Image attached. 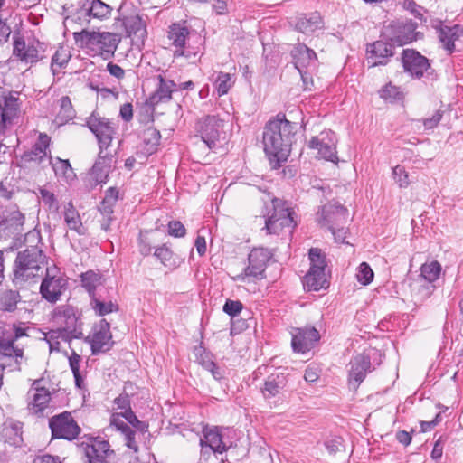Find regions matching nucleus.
Returning a JSON list of instances; mask_svg holds the SVG:
<instances>
[{
	"mask_svg": "<svg viewBox=\"0 0 463 463\" xmlns=\"http://www.w3.org/2000/svg\"><path fill=\"white\" fill-rule=\"evenodd\" d=\"M298 127L297 122L287 119L286 114L279 112L265 124L262 132L263 150L271 169H279L288 161L292 146L296 142Z\"/></svg>",
	"mask_w": 463,
	"mask_h": 463,
	"instance_id": "nucleus-1",
	"label": "nucleus"
},
{
	"mask_svg": "<svg viewBox=\"0 0 463 463\" xmlns=\"http://www.w3.org/2000/svg\"><path fill=\"white\" fill-rule=\"evenodd\" d=\"M73 38L77 46L86 49V53L90 56H113L121 42V36L118 33L88 30L73 33Z\"/></svg>",
	"mask_w": 463,
	"mask_h": 463,
	"instance_id": "nucleus-2",
	"label": "nucleus"
},
{
	"mask_svg": "<svg viewBox=\"0 0 463 463\" xmlns=\"http://www.w3.org/2000/svg\"><path fill=\"white\" fill-rule=\"evenodd\" d=\"M46 259L45 253L38 246L18 251L13 267L14 283L17 285L39 277Z\"/></svg>",
	"mask_w": 463,
	"mask_h": 463,
	"instance_id": "nucleus-3",
	"label": "nucleus"
},
{
	"mask_svg": "<svg viewBox=\"0 0 463 463\" xmlns=\"http://www.w3.org/2000/svg\"><path fill=\"white\" fill-rule=\"evenodd\" d=\"M270 204L264 203L261 213L265 218V230L268 234H278L285 227L295 228L297 221L295 220V211L287 206V202L271 197Z\"/></svg>",
	"mask_w": 463,
	"mask_h": 463,
	"instance_id": "nucleus-4",
	"label": "nucleus"
},
{
	"mask_svg": "<svg viewBox=\"0 0 463 463\" xmlns=\"http://www.w3.org/2000/svg\"><path fill=\"white\" fill-rule=\"evenodd\" d=\"M82 439L86 440L77 446L83 455V463H109L108 458L114 454V450L108 440L91 434H85Z\"/></svg>",
	"mask_w": 463,
	"mask_h": 463,
	"instance_id": "nucleus-5",
	"label": "nucleus"
},
{
	"mask_svg": "<svg viewBox=\"0 0 463 463\" xmlns=\"http://www.w3.org/2000/svg\"><path fill=\"white\" fill-rule=\"evenodd\" d=\"M194 130L208 148L213 149L222 135L225 136L224 120L218 115H206L196 120Z\"/></svg>",
	"mask_w": 463,
	"mask_h": 463,
	"instance_id": "nucleus-6",
	"label": "nucleus"
},
{
	"mask_svg": "<svg viewBox=\"0 0 463 463\" xmlns=\"http://www.w3.org/2000/svg\"><path fill=\"white\" fill-rule=\"evenodd\" d=\"M85 126L95 136L99 150L105 152L111 145L116 134V127L110 119L99 116L93 111L90 116L86 118Z\"/></svg>",
	"mask_w": 463,
	"mask_h": 463,
	"instance_id": "nucleus-7",
	"label": "nucleus"
},
{
	"mask_svg": "<svg viewBox=\"0 0 463 463\" xmlns=\"http://www.w3.org/2000/svg\"><path fill=\"white\" fill-rule=\"evenodd\" d=\"M52 438L72 441L81 433V428L68 411H64L49 419Z\"/></svg>",
	"mask_w": 463,
	"mask_h": 463,
	"instance_id": "nucleus-8",
	"label": "nucleus"
},
{
	"mask_svg": "<svg viewBox=\"0 0 463 463\" xmlns=\"http://www.w3.org/2000/svg\"><path fill=\"white\" fill-rule=\"evenodd\" d=\"M203 437L200 438L199 445L201 447V456L206 458L213 452L214 454H222L228 452L232 454L234 450L232 445L227 446L223 441L221 429L217 426L210 427L205 425L202 430Z\"/></svg>",
	"mask_w": 463,
	"mask_h": 463,
	"instance_id": "nucleus-9",
	"label": "nucleus"
},
{
	"mask_svg": "<svg viewBox=\"0 0 463 463\" xmlns=\"http://www.w3.org/2000/svg\"><path fill=\"white\" fill-rule=\"evenodd\" d=\"M335 214H339L345 217L348 214V210L339 203H335V204L328 203L322 205L317 212V221L319 225L326 226L336 241L344 242L347 231L344 227L335 228L334 226L333 216Z\"/></svg>",
	"mask_w": 463,
	"mask_h": 463,
	"instance_id": "nucleus-10",
	"label": "nucleus"
},
{
	"mask_svg": "<svg viewBox=\"0 0 463 463\" xmlns=\"http://www.w3.org/2000/svg\"><path fill=\"white\" fill-rule=\"evenodd\" d=\"M93 336H84V342L90 345L92 355L106 353L111 350L115 345L110 332V324L107 319L102 318L99 325L93 326Z\"/></svg>",
	"mask_w": 463,
	"mask_h": 463,
	"instance_id": "nucleus-11",
	"label": "nucleus"
},
{
	"mask_svg": "<svg viewBox=\"0 0 463 463\" xmlns=\"http://www.w3.org/2000/svg\"><path fill=\"white\" fill-rule=\"evenodd\" d=\"M273 253L266 248H254L248 256V266L243 273L246 277H252L256 279L266 278L265 271Z\"/></svg>",
	"mask_w": 463,
	"mask_h": 463,
	"instance_id": "nucleus-12",
	"label": "nucleus"
},
{
	"mask_svg": "<svg viewBox=\"0 0 463 463\" xmlns=\"http://www.w3.org/2000/svg\"><path fill=\"white\" fill-rule=\"evenodd\" d=\"M158 87L145 102L147 122L154 121L155 107L160 102H166L172 99V93L175 90L176 83L174 80H165L162 75L158 76Z\"/></svg>",
	"mask_w": 463,
	"mask_h": 463,
	"instance_id": "nucleus-13",
	"label": "nucleus"
},
{
	"mask_svg": "<svg viewBox=\"0 0 463 463\" xmlns=\"http://www.w3.org/2000/svg\"><path fill=\"white\" fill-rule=\"evenodd\" d=\"M289 373L275 372L267 376L260 387V393L266 401L280 398L288 390Z\"/></svg>",
	"mask_w": 463,
	"mask_h": 463,
	"instance_id": "nucleus-14",
	"label": "nucleus"
},
{
	"mask_svg": "<svg viewBox=\"0 0 463 463\" xmlns=\"http://www.w3.org/2000/svg\"><path fill=\"white\" fill-rule=\"evenodd\" d=\"M350 366L348 383L354 390L364 382L366 374L374 370V367L372 365L371 357L365 353L354 355L350 361Z\"/></svg>",
	"mask_w": 463,
	"mask_h": 463,
	"instance_id": "nucleus-15",
	"label": "nucleus"
},
{
	"mask_svg": "<svg viewBox=\"0 0 463 463\" xmlns=\"http://www.w3.org/2000/svg\"><path fill=\"white\" fill-rule=\"evenodd\" d=\"M417 23L411 20L392 22L390 29L393 36L392 40L395 42L398 48H402L404 44L422 38L423 33L416 31Z\"/></svg>",
	"mask_w": 463,
	"mask_h": 463,
	"instance_id": "nucleus-16",
	"label": "nucleus"
},
{
	"mask_svg": "<svg viewBox=\"0 0 463 463\" xmlns=\"http://www.w3.org/2000/svg\"><path fill=\"white\" fill-rule=\"evenodd\" d=\"M68 281L63 277L51 276L49 269H46L45 277L40 285V294L43 299L49 303H56L62 292L67 288Z\"/></svg>",
	"mask_w": 463,
	"mask_h": 463,
	"instance_id": "nucleus-17",
	"label": "nucleus"
},
{
	"mask_svg": "<svg viewBox=\"0 0 463 463\" xmlns=\"http://www.w3.org/2000/svg\"><path fill=\"white\" fill-rule=\"evenodd\" d=\"M320 340V334L314 326L298 328L292 335L291 346L294 353L306 354Z\"/></svg>",
	"mask_w": 463,
	"mask_h": 463,
	"instance_id": "nucleus-18",
	"label": "nucleus"
},
{
	"mask_svg": "<svg viewBox=\"0 0 463 463\" xmlns=\"http://www.w3.org/2000/svg\"><path fill=\"white\" fill-rule=\"evenodd\" d=\"M432 27L437 30L438 37L448 54L455 51V42L463 37V27L458 24L453 26L444 25L440 20L432 21Z\"/></svg>",
	"mask_w": 463,
	"mask_h": 463,
	"instance_id": "nucleus-19",
	"label": "nucleus"
},
{
	"mask_svg": "<svg viewBox=\"0 0 463 463\" xmlns=\"http://www.w3.org/2000/svg\"><path fill=\"white\" fill-rule=\"evenodd\" d=\"M42 45L34 37L25 38L19 33L13 35V54L17 58H38Z\"/></svg>",
	"mask_w": 463,
	"mask_h": 463,
	"instance_id": "nucleus-20",
	"label": "nucleus"
},
{
	"mask_svg": "<svg viewBox=\"0 0 463 463\" xmlns=\"http://www.w3.org/2000/svg\"><path fill=\"white\" fill-rule=\"evenodd\" d=\"M140 137L142 139V149L137 153V156L142 155L144 158L154 155L157 152L161 140V133L153 126L146 128Z\"/></svg>",
	"mask_w": 463,
	"mask_h": 463,
	"instance_id": "nucleus-21",
	"label": "nucleus"
},
{
	"mask_svg": "<svg viewBox=\"0 0 463 463\" xmlns=\"http://www.w3.org/2000/svg\"><path fill=\"white\" fill-rule=\"evenodd\" d=\"M113 155L107 152L98 154V158L91 167V175L97 184H106L111 172Z\"/></svg>",
	"mask_w": 463,
	"mask_h": 463,
	"instance_id": "nucleus-22",
	"label": "nucleus"
},
{
	"mask_svg": "<svg viewBox=\"0 0 463 463\" xmlns=\"http://www.w3.org/2000/svg\"><path fill=\"white\" fill-rule=\"evenodd\" d=\"M111 10L112 8L101 0H86L82 8L77 13V19L80 20V15L104 19L110 14Z\"/></svg>",
	"mask_w": 463,
	"mask_h": 463,
	"instance_id": "nucleus-23",
	"label": "nucleus"
},
{
	"mask_svg": "<svg viewBox=\"0 0 463 463\" xmlns=\"http://www.w3.org/2000/svg\"><path fill=\"white\" fill-rule=\"evenodd\" d=\"M323 27V19L319 13L298 15L295 22V29L302 33H311Z\"/></svg>",
	"mask_w": 463,
	"mask_h": 463,
	"instance_id": "nucleus-24",
	"label": "nucleus"
},
{
	"mask_svg": "<svg viewBox=\"0 0 463 463\" xmlns=\"http://www.w3.org/2000/svg\"><path fill=\"white\" fill-rule=\"evenodd\" d=\"M23 423L20 421H12L9 424H4L1 430V439L10 446L19 448L22 446L23 439Z\"/></svg>",
	"mask_w": 463,
	"mask_h": 463,
	"instance_id": "nucleus-25",
	"label": "nucleus"
},
{
	"mask_svg": "<svg viewBox=\"0 0 463 463\" xmlns=\"http://www.w3.org/2000/svg\"><path fill=\"white\" fill-rule=\"evenodd\" d=\"M168 38L172 41V44L176 50H180L187 42H192L194 35H191L186 22L175 23L169 27Z\"/></svg>",
	"mask_w": 463,
	"mask_h": 463,
	"instance_id": "nucleus-26",
	"label": "nucleus"
},
{
	"mask_svg": "<svg viewBox=\"0 0 463 463\" xmlns=\"http://www.w3.org/2000/svg\"><path fill=\"white\" fill-rule=\"evenodd\" d=\"M77 310L70 305L59 307L55 315L64 318V326L61 329L70 330V333L82 331V322L76 314Z\"/></svg>",
	"mask_w": 463,
	"mask_h": 463,
	"instance_id": "nucleus-27",
	"label": "nucleus"
},
{
	"mask_svg": "<svg viewBox=\"0 0 463 463\" xmlns=\"http://www.w3.org/2000/svg\"><path fill=\"white\" fill-rule=\"evenodd\" d=\"M116 28H123L127 36L140 35L145 32V26L141 17L137 14H130L117 18L115 22Z\"/></svg>",
	"mask_w": 463,
	"mask_h": 463,
	"instance_id": "nucleus-28",
	"label": "nucleus"
},
{
	"mask_svg": "<svg viewBox=\"0 0 463 463\" xmlns=\"http://www.w3.org/2000/svg\"><path fill=\"white\" fill-rule=\"evenodd\" d=\"M293 64L295 69H297L300 74L303 90H311L314 85L313 71L317 68V64L314 60H295Z\"/></svg>",
	"mask_w": 463,
	"mask_h": 463,
	"instance_id": "nucleus-29",
	"label": "nucleus"
},
{
	"mask_svg": "<svg viewBox=\"0 0 463 463\" xmlns=\"http://www.w3.org/2000/svg\"><path fill=\"white\" fill-rule=\"evenodd\" d=\"M303 287L306 291H319L326 289L330 286V281L326 279V273L314 272L308 270L302 279Z\"/></svg>",
	"mask_w": 463,
	"mask_h": 463,
	"instance_id": "nucleus-30",
	"label": "nucleus"
},
{
	"mask_svg": "<svg viewBox=\"0 0 463 463\" xmlns=\"http://www.w3.org/2000/svg\"><path fill=\"white\" fill-rule=\"evenodd\" d=\"M397 44L390 38L389 42L383 40L376 41L367 46V52L375 58H391L396 52Z\"/></svg>",
	"mask_w": 463,
	"mask_h": 463,
	"instance_id": "nucleus-31",
	"label": "nucleus"
},
{
	"mask_svg": "<svg viewBox=\"0 0 463 463\" xmlns=\"http://www.w3.org/2000/svg\"><path fill=\"white\" fill-rule=\"evenodd\" d=\"M378 94L381 99L390 104H402L405 99V93L401 87L393 85L391 81L383 85L378 90Z\"/></svg>",
	"mask_w": 463,
	"mask_h": 463,
	"instance_id": "nucleus-32",
	"label": "nucleus"
},
{
	"mask_svg": "<svg viewBox=\"0 0 463 463\" xmlns=\"http://www.w3.org/2000/svg\"><path fill=\"white\" fill-rule=\"evenodd\" d=\"M64 221L69 229L76 232L79 235L86 233V229L83 227L80 216L72 202H69L65 206Z\"/></svg>",
	"mask_w": 463,
	"mask_h": 463,
	"instance_id": "nucleus-33",
	"label": "nucleus"
},
{
	"mask_svg": "<svg viewBox=\"0 0 463 463\" xmlns=\"http://www.w3.org/2000/svg\"><path fill=\"white\" fill-rule=\"evenodd\" d=\"M82 288L88 292L90 298L96 296L97 286L100 284L101 274L92 269L82 272L80 275Z\"/></svg>",
	"mask_w": 463,
	"mask_h": 463,
	"instance_id": "nucleus-34",
	"label": "nucleus"
},
{
	"mask_svg": "<svg viewBox=\"0 0 463 463\" xmlns=\"http://www.w3.org/2000/svg\"><path fill=\"white\" fill-rule=\"evenodd\" d=\"M21 300L18 291L7 289L0 293V310L5 312H14L17 308V304Z\"/></svg>",
	"mask_w": 463,
	"mask_h": 463,
	"instance_id": "nucleus-35",
	"label": "nucleus"
},
{
	"mask_svg": "<svg viewBox=\"0 0 463 463\" xmlns=\"http://www.w3.org/2000/svg\"><path fill=\"white\" fill-rule=\"evenodd\" d=\"M308 259L310 260V268L308 270L314 272L326 273V256L319 248H310L308 250Z\"/></svg>",
	"mask_w": 463,
	"mask_h": 463,
	"instance_id": "nucleus-36",
	"label": "nucleus"
},
{
	"mask_svg": "<svg viewBox=\"0 0 463 463\" xmlns=\"http://www.w3.org/2000/svg\"><path fill=\"white\" fill-rule=\"evenodd\" d=\"M90 306L94 313L99 317H104L110 313L119 311V306L117 302L111 300L108 302L103 301L97 298V295L93 297V298H90Z\"/></svg>",
	"mask_w": 463,
	"mask_h": 463,
	"instance_id": "nucleus-37",
	"label": "nucleus"
},
{
	"mask_svg": "<svg viewBox=\"0 0 463 463\" xmlns=\"http://www.w3.org/2000/svg\"><path fill=\"white\" fill-rule=\"evenodd\" d=\"M420 277L429 283L439 279L442 271L441 264L438 260L425 262L420 266Z\"/></svg>",
	"mask_w": 463,
	"mask_h": 463,
	"instance_id": "nucleus-38",
	"label": "nucleus"
},
{
	"mask_svg": "<svg viewBox=\"0 0 463 463\" xmlns=\"http://www.w3.org/2000/svg\"><path fill=\"white\" fill-rule=\"evenodd\" d=\"M430 60H402L405 71L411 76L420 78L430 68Z\"/></svg>",
	"mask_w": 463,
	"mask_h": 463,
	"instance_id": "nucleus-39",
	"label": "nucleus"
},
{
	"mask_svg": "<svg viewBox=\"0 0 463 463\" xmlns=\"http://www.w3.org/2000/svg\"><path fill=\"white\" fill-rule=\"evenodd\" d=\"M194 354L198 364L203 369L213 366L215 355L212 352L207 350L205 347H203L202 345L195 346L194 348Z\"/></svg>",
	"mask_w": 463,
	"mask_h": 463,
	"instance_id": "nucleus-40",
	"label": "nucleus"
},
{
	"mask_svg": "<svg viewBox=\"0 0 463 463\" xmlns=\"http://www.w3.org/2000/svg\"><path fill=\"white\" fill-rule=\"evenodd\" d=\"M150 234L151 233L148 232H143L142 231H140V232H139L138 241H137L138 251L144 257H147V256L151 255L152 250L153 249L155 250L156 241L151 238Z\"/></svg>",
	"mask_w": 463,
	"mask_h": 463,
	"instance_id": "nucleus-41",
	"label": "nucleus"
},
{
	"mask_svg": "<svg viewBox=\"0 0 463 463\" xmlns=\"http://www.w3.org/2000/svg\"><path fill=\"white\" fill-rule=\"evenodd\" d=\"M51 400V392L47 388L39 389L33 395V409L36 413H42Z\"/></svg>",
	"mask_w": 463,
	"mask_h": 463,
	"instance_id": "nucleus-42",
	"label": "nucleus"
},
{
	"mask_svg": "<svg viewBox=\"0 0 463 463\" xmlns=\"http://www.w3.org/2000/svg\"><path fill=\"white\" fill-rule=\"evenodd\" d=\"M194 38L196 39V45H192V42H187L184 47L180 50L175 51V56H184L185 58H190L192 56L203 55L201 52V39L200 36L194 34Z\"/></svg>",
	"mask_w": 463,
	"mask_h": 463,
	"instance_id": "nucleus-43",
	"label": "nucleus"
},
{
	"mask_svg": "<svg viewBox=\"0 0 463 463\" xmlns=\"http://www.w3.org/2000/svg\"><path fill=\"white\" fill-rule=\"evenodd\" d=\"M121 417L124 418L129 425H131L138 431L142 433H146L148 431V422L138 420L133 410L122 411Z\"/></svg>",
	"mask_w": 463,
	"mask_h": 463,
	"instance_id": "nucleus-44",
	"label": "nucleus"
},
{
	"mask_svg": "<svg viewBox=\"0 0 463 463\" xmlns=\"http://www.w3.org/2000/svg\"><path fill=\"white\" fill-rule=\"evenodd\" d=\"M231 80L232 78L229 73H224L222 71L217 73L213 81V85L219 96H223L228 93L230 88L232 87Z\"/></svg>",
	"mask_w": 463,
	"mask_h": 463,
	"instance_id": "nucleus-45",
	"label": "nucleus"
},
{
	"mask_svg": "<svg viewBox=\"0 0 463 463\" xmlns=\"http://www.w3.org/2000/svg\"><path fill=\"white\" fill-rule=\"evenodd\" d=\"M154 257H156L164 266L167 267L170 265V260L174 256L173 250L167 245V243H163L162 245L155 246V250L153 253Z\"/></svg>",
	"mask_w": 463,
	"mask_h": 463,
	"instance_id": "nucleus-46",
	"label": "nucleus"
},
{
	"mask_svg": "<svg viewBox=\"0 0 463 463\" xmlns=\"http://www.w3.org/2000/svg\"><path fill=\"white\" fill-rule=\"evenodd\" d=\"M19 109V99L13 95H9L4 99V108H1V113H5L6 116L14 118L17 116Z\"/></svg>",
	"mask_w": 463,
	"mask_h": 463,
	"instance_id": "nucleus-47",
	"label": "nucleus"
},
{
	"mask_svg": "<svg viewBox=\"0 0 463 463\" xmlns=\"http://www.w3.org/2000/svg\"><path fill=\"white\" fill-rule=\"evenodd\" d=\"M50 163L52 165L53 171L57 176L69 177V172L72 173V167L68 159L57 157L55 163H53L51 156Z\"/></svg>",
	"mask_w": 463,
	"mask_h": 463,
	"instance_id": "nucleus-48",
	"label": "nucleus"
},
{
	"mask_svg": "<svg viewBox=\"0 0 463 463\" xmlns=\"http://www.w3.org/2000/svg\"><path fill=\"white\" fill-rule=\"evenodd\" d=\"M392 177L400 188H407L411 184L409 174L403 165H397L392 168Z\"/></svg>",
	"mask_w": 463,
	"mask_h": 463,
	"instance_id": "nucleus-49",
	"label": "nucleus"
},
{
	"mask_svg": "<svg viewBox=\"0 0 463 463\" xmlns=\"http://www.w3.org/2000/svg\"><path fill=\"white\" fill-rule=\"evenodd\" d=\"M374 277V273L367 262H362L358 266V271L356 274L357 280L364 286L369 285Z\"/></svg>",
	"mask_w": 463,
	"mask_h": 463,
	"instance_id": "nucleus-50",
	"label": "nucleus"
},
{
	"mask_svg": "<svg viewBox=\"0 0 463 463\" xmlns=\"http://www.w3.org/2000/svg\"><path fill=\"white\" fill-rule=\"evenodd\" d=\"M291 58H317L315 51L304 43H298L290 51Z\"/></svg>",
	"mask_w": 463,
	"mask_h": 463,
	"instance_id": "nucleus-51",
	"label": "nucleus"
},
{
	"mask_svg": "<svg viewBox=\"0 0 463 463\" xmlns=\"http://www.w3.org/2000/svg\"><path fill=\"white\" fill-rule=\"evenodd\" d=\"M243 309V304L240 300L226 299L222 311L231 317V319L237 317Z\"/></svg>",
	"mask_w": 463,
	"mask_h": 463,
	"instance_id": "nucleus-52",
	"label": "nucleus"
},
{
	"mask_svg": "<svg viewBox=\"0 0 463 463\" xmlns=\"http://www.w3.org/2000/svg\"><path fill=\"white\" fill-rule=\"evenodd\" d=\"M403 7L411 14H413L415 18L419 19L420 23L427 22V18L423 14L426 10H424L420 5H417L413 0H404Z\"/></svg>",
	"mask_w": 463,
	"mask_h": 463,
	"instance_id": "nucleus-53",
	"label": "nucleus"
},
{
	"mask_svg": "<svg viewBox=\"0 0 463 463\" xmlns=\"http://www.w3.org/2000/svg\"><path fill=\"white\" fill-rule=\"evenodd\" d=\"M317 151L321 157L326 161L335 163L338 160L335 146L334 145H329L322 141L321 146H319Z\"/></svg>",
	"mask_w": 463,
	"mask_h": 463,
	"instance_id": "nucleus-54",
	"label": "nucleus"
},
{
	"mask_svg": "<svg viewBox=\"0 0 463 463\" xmlns=\"http://www.w3.org/2000/svg\"><path fill=\"white\" fill-rule=\"evenodd\" d=\"M50 142V137L45 133H41L39 135L38 141L33 146L34 151L42 154V156H39V162H41L46 156V149L48 148Z\"/></svg>",
	"mask_w": 463,
	"mask_h": 463,
	"instance_id": "nucleus-55",
	"label": "nucleus"
},
{
	"mask_svg": "<svg viewBox=\"0 0 463 463\" xmlns=\"http://www.w3.org/2000/svg\"><path fill=\"white\" fill-rule=\"evenodd\" d=\"M168 234L175 238H183L186 234V229L180 221H170L167 224Z\"/></svg>",
	"mask_w": 463,
	"mask_h": 463,
	"instance_id": "nucleus-56",
	"label": "nucleus"
},
{
	"mask_svg": "<svg viewBox=\"0 0 463 463\" xmlns=\"http://www.w3.org/2000/svg\"><path fill=\"white\" fill-rule=\"evenodd\" d=\"M255 463H271L272 458L268 449L259 447L257 449H253L251 451Z\"/></svg>",
	"mask_w": 463,
	"mask_h": 463,
	"instance_id": "nucleus-57",
	"label": "nucleus"
},
{
	"mask_svg": "<svg viewBox=\"0 0 463 463\" xmlns=\"http://www.w3.org/2000/svg\"><path fill=\"white\" fill-rule=\"evenodd\" d=\"M61 112L63 113V117L66 120L72 119L75 117V110L72 107L70 97L62 96L60 99Z\"/></svg>",
	"mask_w": 463,
	"mask_h": 463,
	"instance_id": "nucleus-58",
	"label": "nucleus"
},
{
	"mask_svg": "<svg viewBox=\"0 0 463 463\" xmlns=\"http://www.w3.org/2000/svg\"><path fill=\"white\" fill-rule=\"evenodd\" d=\"M39 191L44 204L47 205L49 209H59V203L53 193L45 188H40Z\"/></svg>",
	"mask_w": 463,
	"mask_h": 463,
	"instance_id": "nucleus-59",
	"label": "nucleus"
},
{
	"mask_svg": "<svg viewBox=\"0 0 463 463\" xmlns=\"http://www.w3.org/2000/svg\"><path fill=\"white\" fill-rule=\"evenodd\" d=\"M121 434L124 435L126 443L125 445L132 449L134 452H137L139 448L136 441V432L133 430L130 426L128 425V428H126Z\"/></svg>",
	"mask_w": 463,
	"mask_h": 463,
	"instance_id": "nucleus-60",
	"label": "nucleus"
},
{
	"mask_svg": "<svg viewBox=\"0 0 463 463\" xmlns=\"http://www.w3.org/2000/svg\"><path fill=\"white\" fill-rule=\"evenodd\" d=\"M59 334L60 333L58 332L57 329H53V330H50L49 333L47 334V335L45 336V340L49 344V348H50L51 352H52V351L59 352L60 351L59 339H60L61 335H59Z\"/></svg>",
	"mask_w": 463,
	"mask_h": 463,
	"instance_id": "nucleus-61",
	"label": "nucleus"
},
{
	"mask_svg": "<svg viewBox=\"0 0 463 463\" xmlns=\"http://www.w3.org/2000/svg\"><path fill=\"white\" fill-rule=\"evenodd\" d=\"M446 440H447L446 436H439V439L434 443L430 457L436 462H438L442 457L443 445Z\"/></svg>",
	"mask_w": 463,
	"mask_h": 463,
	"instance_id": "nucleus-62",
	"label": "nucleus"
},
{
	"mask_svg": "<svg viewBox=\"0 0 463 463\" xmlns=\"http://www.w3.org/2000/svg\"><path fill=\"white\" fill-rule=\"evenodd\" d=\"M442 117H443V111L440 109H438L435 111V113L432 115V117L423 118L421 121L426 129H433L434 128H436L439 125Z\"/></svg>",
	"mask_w": 463,
	"mask_h": 463,
	"instance_id": "nucleus-63",
	"label": "nucleus"
},
{
	"mask_svg": "<svg viewBox=\"0 0 463 463\" xmlns=\"http://www.w3.org/2000/svg\"><path fill=\"white\" fill-rule=\"evenodd\" d=\"M114 403L117 405L118 409L124 410V411L132 410L130 396L125 391L115 398Z\"/></svg>",
	"mask_w": 463,
	"mask_h": 463,
	"instance_id": "nucleus-64",
	"label": "nucleus"
}]
</instances>
